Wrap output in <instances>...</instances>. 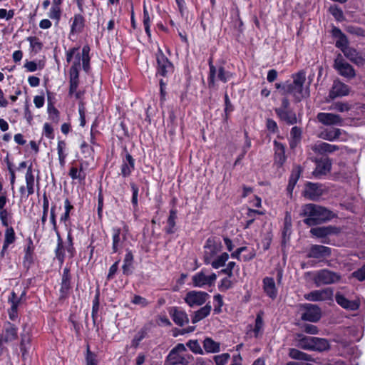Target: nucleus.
<instances>
[{
  "instance_id": "1",
  "label": "nucleus",
  "mask_w": 365,
  "mask_h": 365,
  "mask_svg": "<svg viewBox=\"0 0 365 365\" xmlns=\"http://www.w3.org/2000/svg\"><path fill=\"white\" fill-rule=\"evenodd\" d=\"M302 215L307 217L304 222L312 226L329 221L334 217V214L326 207L314 204H307L302 208Z\"/></svg>"
},
{
  "instance_id": "2",
  "label": "nucleus",
  "mask_w": 365,
  "mask_h": 365,
  "mask_svg": "<svg viewBox=\"0 0 365 365\" xmlns=\"http://www.w3.org/2000/svg\"><path fill=\"white\" fill-rule=\"evenodd\" d=\"M185 351H186L185 346L183 344H178L169 352L165 361V365H189L193 357L190 354H180Z\"/></svg>"
},
{
  "instance_id": "3",
  "label": "nucleus",
  "mask_w": 365,
  "mask_h": 365,
  "mask_svg": "<svg viewBox=\"0 0 365 365\" xmlns=\"http://www.w3.org/2000/svg\"><path fill=\"white\" fill-rule=\"evenodd\" d=\"M341 279L339 273L323 269L314 272L313 281L317 287L328 285L339 282Z\"/></svg>"
},
{
  "instance_id": "4",
  "label": "nucleus",
  "mask_w": 365,
  "mask_h": 365,
  "mask_svg": "<svg viewBox=\"0 0 365 365\" xmlns=\"http://www.w3.org/2000/svg\"><path fill=\"white\" fill-rule=\"evenodd\" d=\"M334 68L339 74L346 78H353L356 76V72L353 66L347 63L340 53L338 54L334 60Z\"/></svg>"
},
{
  "instance_id": "5",
  "label": "nucleus",
  "mask_w": 365,
  "mask_h": 365,
  "mask_svg": "<svg viewBox=\"0 0 365 365\" xmlns=\"http://www.w3.org/2000/svg\"><path fill=\"white\" fill-rule=\"evenodd\" d=\"M157 73L162 76H167L173 72V65L165 56L160 48L156 53Z\"/></svg>"
},
{
  "instance_id": "6",
  "label": "nucleus",
  "mask_w": 365,
  "mask_h": 365,
  "mask_svg": "<svg viewBox=\"0 0 365 365\" xmlns=\"http://www.w3.org/2000/svg\"><path fill=\"white\" fill-rule=\"evenodd\" d=\"M209 298L205 292L192 290L186 294L184 300L189 307H195L204 304Z\"/></svg>"
},
{
  "instance_id": "7",
  "label": "nucleus",
  "mask_w": 365,
  "mask_h": 365,
  "mask_svg": "<svg viewBox=\"0 0 365 365\" xmlns=\"http://www.w3.org/2000/svg\"><path fill=\"white\" fill-rule=\"evenodd\" d=\"M324 192V188L320 183L307 182L304 185L302 195L310 200H317Z\"/></svg>"
},
{
  "instance_id": "8",
  "label": "nucleus",
  "mask_w": 365,
  "mask_h": 365,
  "mask_svg": "<svg viewBox=\"0 0 365 365\" xmlns=\"http://www.w3.org/2000/svg\"><path fill=\"white\" fill-rule=\"evenodd\" d=\"M204 262L209 264L211 262L212 258L221 250V242L215 238H208L204 246Z\"/></svg>"
},
{
  "instance_id": "9",
  "label": "nucleus",
  "mask_w": 365,
  "mask_h": 365,
  "mask_svg": "<svg viewBox=\"0 0 365 365\" xmlns=\"http://www.w3.org/2000/svg\"><path fill=\"white\" fill-rule=\"evenodd\" d=\"M333 289L331 288H324L322 289L314 290L304 294L305 299L312 302L327 301L332 299Z\"/></svg>"
},
{
  "instance_id": "10",
  "label": "nucleus",
  "mask_w": 365,
  "mask_h": 365,
  "mask_svg": "<svg viewBox=\"0 0 365 365\" xmlns=\"http://www.w3.org/2000/svg\"><path fill=\"white\" fill-rule=\"evenodd\" d=\"M317 120L324 125L341 126L344 119L337 114L332 113H319L317 115Z\"/></svg>"
},
{
  "instance_id": "11",
  "label": "nucleus",
  "mask_w": 365,
  "mask_h": 365,
  "mask_svg": "<svg viewBox=\"0 0 365 365\" xmlns=\"http://www.w3.org/2000/svg\"><path fill=\"white\" fill-rule=\"evenodd\" d=\"M216 279L217 276L215 273L207 276L203 270L195 274L192 277L193 285L197 287H202L206 285L211 286L214 284Z\"/></svg>"
},
{
  "instance_id": "12",
  "label": "nucleus",
  "mask_w": 365,
  "mask_h": 365,
  "mask_svg": "<svg viewBox=\"0 0 365 365\" xmlns=\"http://www.w3.org/2000/svg\"><path fill=\"white\" fill-rule=\"evenodd\" d=\"M74 57L73 65L70 68V73L79 74L81 69V61H82V53L78 52V48H73L66 53V61L70 63Z\"/></svg>"
},
{
  "instance_id": "13",
  "label": "nucleus",
  "mask_w": 365,
  "mask_h": 365,
  "mask_svg": "<svg viewBox=\"0 0 365 365\" xmlns=\"http://www.w3.org/2000/svg\"><path fill=\"white\" fill-rule=\"evenodd\" d=\"M305 312L302 315L304 321L317 322L321 318V310L317 305L307 304L304 305Z\"/></svg>"
},
{
  "instance_id": "14",
  "label": "nucleus",
  "mask_w": 365,
  "mask_h": 365,
  "mask_svg": "<svg viewBox=\"0 0 365 365\" xmlns=\"http://www.w3.org/2000/svg\"><path fill=\"white\" fill-rule=\"evenodd\" d=\"M331 162L329 158H322L316 160V168L312 175L317 178H321L331 170Z\"/></svg>"
},
{
  "instance_id": "15",
  "label": "nucleus",
  "mask_w": 365,
  "mask_h": 365,
  "mask_svg": "<svg viewBox=\"0 0 365 365\" xmlns=\"http://www.w3.org/2000/svg\"><path fill=\"white\" fill-rule=\"evenodd\" d=\"M335 300L342 308L349 311H356L360 307L359 300H349L340 292L336 294Z\"/></svg>"
},
{
  "instance_id": "16",
  "label": "nucleus",
  "mask_w": 365,
  "mask_h": 365,
  "mask_svg": "<svg viewBox=\"0 0 365 365\" xmlns=\"http://www.w3.org/2000/svg\"><path fill=\"white\" fill-rule=\"evenodd\" d=\"M331 249L323 245H314L309 251L308 257L317 259L325 258L331 255Z\"/></svg>"
},
{
  "instance_id": "17",
  "label": "nucleus",
  "mask_w": 365,
  "mask_h": 365,
  "mask_svg": "<svg viewBox=\"0 0 365 365\" xmlns=\"http://www.w3.org/2000/svg\"><path fill=\"white\" fill-rule=\"evenodd\" d=\"M349 93V87L341 81H334L331 90L329 92V97L332 99L336 97L345 96Z\"/></svg>"
},
{
  "instance_id": "18",
  "label": "nucleus",
  "mask_w": 365,
  "mask_h": 365,
  "mask_svg": "<svg viewBox=\"0 0 365 365\" xmlns=\"http://www.w3.org/2000/svg\"><path fill=\"white\" fill-rule=\"evenodd\" d=\"M339 232V230L337 227L331 225L314 227L310 230V233L318 238H322L330 235L337 234Z\"/></svg>"
},
{
  "instance_id": "19",
  "label": "nucleus",
  "mask_w": 365,
  "mask_h": 365,
  "mask_svg": "<svg viewBox=\"0 0 365 365\" xmlns=\"http://www.w3.org/2000/svg\"><path fill=\"white\" fill-rule=\"evenodd\" d=\"M343 53L349 61L357 66H363L365 63V58L354 48L350 46L344 48Z\"/></svg>"
},
{
  "instance_id": "20",
  "label": "nucleus",
  "mask_w": 365,
  "mask_h": 365,
  "mask_svg": "<svg viewBox=\"0 0 365 365\" xmlns=\"http://www.w3.org/2000/svg\"><path fill=\"white\" fill-rule=\"evenodd\" d=\"M135 168V160L131 156V155L128 153H126L125 158L123 160V163L121 165V173L120 175L123 178H127L130 176L132 171Z\"/></svg>"
},
{
  "instance_id": "21",
  "label": "nucleus",
  "mask_w": 365,
  "mask_h": 365,
  "mask_svg": "<svg viewBox=\"0 0 365 365\" xmlns=\"http://www.w3.org/2000/svg\"><path fill=\"white\" fill-rule=\"evenodd\" d=\"M6 230H5L4 234V241L2 247V250L0 252V255L1 257H4L5 252L9 247V246L13 244L16 240V235L14 230L12 227H6Z\"/></svg>"
},
{
  "instance_id": "22",
  "label": "nucleus",
  "mask_w": 365,
  "mask_h": 365,
  "mask_svg": "<svg viewBox=\"0 0 365 365\" xmlns=\"http://www.w3.org/2000/svg\"><path fill=\"white\" fill-rule=\"evenodd\" d=\"M31 342V331L30 328L27 324H24L23 326V331L21 334V344L20 349L23 355L27 351V349L29 348V345Z\"/></svg>"
},
{
  "instance_id": "23",
  "label": "nucleus",
  "mask_w": 365,
  "mask_h": 365,
  "mask_svg": "<svg viewBox=\"0 0 365 365\" xmlns=\"http://www.w3.org/2000/svg\"><path fill=\"white\" fill-rule=\"evenodd\" d=\"M312 150L319 154L331 153L339 150V147L324 142H320L312 146Z\"/></svg>"
},
{
  "instance_id": "24",
  "label": "nucleus",
  "mask_w": 365,
  "mask_h": 365,
  "mask_svg": "<svg viewBox=\"0 0 365 365\" xmlns=\"http://www.w3.org/2000/svg\"><path fill=\"white\" fill-rule=\"evenodd\" d=\"M263 289L267 295L270 298H276L277 290L273 278L267 277L263 279Z\"/></svg>"
},
{
  "instance_id": "25",
  "label": "nucleus",
  "mask_w": 365,
  "mask_h": 365,
  "mask_svg": "<svg viewBox=\"0 0 365 365\" xmlns=\"http://www.w3.org/2000/svg\"><path fill=\"white\" fill-rule=\"evenodd\" d=\"M1 337L4 339V343L14 341L18 337L17 328L14 324L9 323L5 327L4 334Z\"/></svg>"
},
{
  "instance_id": "26",
  "label": "nucleus",
  "mask_w": 365,
  "mask_h": 365,
  "mask_svg": "<svg viewBox=\"0 0 365 365\" xmlns=\"http://www.w3.org/2000/svg\"><path fill=\"white\" fill-rule=\"evenodd\" d=\"M292 234V217L289 212L285 214L284 220V227L282 230V238L283 243H286L287 240H289V237Z\"/></svg>"
},
{
  "instance_id": "27",
  "label": "nucleus",
  "mask_w": 365,
  "mask_h": 365,
  "mask_svg": "<svg viewBox=\"0 0 365 365\" xmlns=\"http://www.w3.org/2000/svg\"><path fill=\"white\" fill-rule=\"evenodd\" d=\"M113 232V243H112V250L113 252H117L120 248L122 247L123 240L120 238L121 229L120 227H114L112 228Z\"/></svg>"
},
{
  "instance_id": "28",
  "label": "nucleus",
  "mask_w": 365,
  "mask_h": 365,
  "mask_svg": "<svg viewBox=\"0 0 365 365\" xmlns=\"http://www.w3.org/2000/svg\"><path fill=\"white\" fill-rule=\"evenodd\" d=\"M274 151H275V154H274L275 163L279 164V165H282L284 163V162L285 161L284 145L282 143H279L276 140L274 142Z\"/></svg>"
},
{
  "instance_id": "29",
  "label": "nucleus",
  "mask_w": 365,
  "mask_h": 365,
  "mask_svg": "<svg viewBox=\"0 0 365 365\" xmlns=\"http://www.w3.org/2000/svg\"><path fill=\"white\" fill-rule=\"evenodd\" d=\"M211 309V305H210L209 304H207L205 306L201 307L200 309L193 313L191 319L192 322L193 324H195L200 322V320L203 319L210 314Z\"/></svg>"
},
{
  "instance_id": "30",
  "label": "nucleus",
  "mask_w": 365,
  "mask_h": 365,
  "mask_svg": "<svg viewBox=\"0 0 365 365\" xmlns=\"http://www.w3.org/2000/svg\"><path fill=\"white\" fill-rule=\"evenodd\" d=\"M85 26L84 17L81 14H75L71 24V33H81Z\"/></svg>"
},
{
  "instance_id": "31",
  "label": "nucleus",
  "mask_w": 365,
  "mask_h": 365,
  "mask_svg": "<svg viewBox=\"0 0 365 365\" xmlns=\"http://www.w3.org/2000/svg\"><path fill=\"white\" fill-rule=\"evenodd\" d=\"M133 262V255L130 250H127L123 260V264L122 267L123 273L126 275H129L132 273V265Z\"/></svg>"
},
{
  "instance_id": "32",
  "label": "nucleus",
  "mask_w": 365,
  "mask_h": 365,
  "mask_svg": "<svg viewBox=\"0 0 365 365\" xmlns=\"http://www.w3.org/2000/svg\"><path fill=\"white\" fill-rule=\"evenodd\" d=\"M328 340L322 338L314 337L312 351H324L329 349Z\"/></svg>"
},
{
  "instance_id": "33",
  "label": "nucleus",
  "mask_w": 365,
  "mask_h": 365,
  "mask_svg": "<svg viewBox=\"0 0 365 365\" xmlns=\"http://www.w3.org/2000/svg\"><path fill=\"white\" fill-rule=\"evenodd\" d=\"M173 320L180 327H182L189 322L187 314L182 311L175 310L173 314Z\"/></svg>"
},
{
  "instance_id": "34",
  "label": "nucleus",
  "mask_w": 365,
  "mask_h": 365,
  "mask_svg": "<svg viewBox=\"0 0 365 365\" xmlns=\"http://www.w3.org/2000/svg\"><path fill=\"white\" fill-rule=\"evenodd\" d=\"M276 112L282 120L286 121L289 124H294L297 122L296 115L292 110H276Z\"/></svg>"
},
{
  "instance_id": "35",
  "label": "nucleus",
  "mask_w": 365,
  "mask_h": 365,
  "mask_svg": "<svg viewBox=\"0 0 365 365\" xmlns=\"http://www.w3.org/2000/svg\"><path fill=\"white\" fill-rule=\"evenodd\" d=\"M314 336H305L298 334V348L312 350Z\"/></svg>"
},
{
  "instance_id": "36",
  "label": "nucleus",
  "mask_w": 365,
  "mask_h": 365,
  "mask_svg": "<svg viewBox=\"0 0 365 365\" xmlns=\"http://www.w3.org/2000/svg\"><path fill=\"white\" fill-rule=\"evenodd\" d=\"M341 130L339 128H334L330 130H324L319 134V137L322 139L333 141L339 138L341 135Z\"/></svg>"
},
{
  "instance_id": "37",
  "label": "nucleus",
  "mask_w": 365,
  "mask_h": 365,
  "mask_svg": "<svg viewBox=\"0 0 365 365\" xmlns=\"http://www.w3.org/2000/svg\"><path fill=\"white\" fill-rule=\"evenodd\" d=\"M33 252H34V246L33 241L31 238L29 239L27 247L25 248V255L24 257V264L29 265L33 262Z\"/></svg>"
},
{
  "instance_id": "38",
  "label": "nucleus",
  "mask_w": 365,
  "mask_h": 365,
  "mask_svg": "<svg viewBox=\"0 0 365 365\" xmlns=\"http://www.w3.org/2000/svg\"><path fill=\"white\" fill-rule=\"evenodd\" d=\"M176 219H177V210L175 209L170 210V215L168 218V227L166 228L167 233L173 234L175 232Z\"/></svg>"
},
{
  "instance_id": "39",
  "label": "nucleus",
  "mask_w": 365,
  "mask_h": 365,
  "mask_svg": "<svg viewBox=\"0 0 365 365\" xmlns=\"http://www.w3.org/2000/svg\"><path fill=\"white\" fill-rule=\"evenodd\" d=\"M351 108V106L349 103L341 101L333 103L329 108L331 110H336L340 113L347 112Z\"/></svg>"
},
{
  "instance_id": "40",
  "label": "nucleus",
  "mask_w": 365,
  "mask_h": 365,
  "mask_svg": "<svg viewBox=\"0 0 365 365\" xmlns=\"http://www.w3.org/2000/svg\"><path fill=\"white\" fill-rule=\"evenodd\" d=\"M55 255H56V257L58 259V261L59 262V263L61 264H62L64 262L65 254H64V248L63 246V242H62V240H61L59 234H58V244H57V247L55 250Z\"/></svg>"
},
{
  "instance_id": "41",
  "label": "nucleus",
  "mask_w": 365,
  "mask_h": 365,
  "mask_svg": "<svg viewBox=\"0 0 365 365\" xmlns=\"http://www.w3.org/2000/svg\"><path fill=\"white\" fill-rule=\"evenodd\" d=\"M203 346L207 352H218L220 344L213 341L211 338H206L203 341Z\"/></svg>"
},
{
  "instance_id": "42",
  "label": "nucleus",
  "mask_w": 365,
  "mask_h": 365,
  "mask_svg": "<svg viewBox=\"0 0 365 365\" xmlns=\"http://www.w3.org/2000/svg\"><path fill=\"white\" fill-rule=\"evenodd\" d=\"M71 277L69 274V269L68 268H65L63 272L62 275V281H61V292H66L71 287Z\"/></svg>"
},
{
  "instance_id": "43",
  "label": "nucleus",
  "mask_w": 365,
  "mask_h": 365,
  "mask_svg": "<svg viewBox=\"0 0 365 365\" xmlns=\"http://www.w3.org/2000/svg\"><path fill=\"white\" fill-rule=\"evenodd\" d=\"M229 259V255L227 252L222 253L221 255L217 257L215 260L212 261L210 264H211L212 267L214 269H218L221 267H223L225 264V262Z\"/></svg>"
},
{
  "instance_id": "44",
  "label": "nucleus",
  "mask_w": 365,
  "mask_h": 365,
  "mask_svg": "<svg viewBox=\"0 0 365 365\" xmlns=\"http://www.w3.org/2000/svg\"><path fill=\"white\" fill-rule=\"evenodd\" d=\"M79 74L70 73L69 80V95L72 96L77 91L79 83Z\"/></svg>"
},
{
  "instance_id": "45",
  "label": "nucleus",
  "mask_w": 365,
  "mask_h": 365,
  "mask_svg": "<svg viewBox=\"0 0 365 365\" xmlns=\"http://www.w3.org/2000/svg\"><path fill=\"white\" fill-rule=\"evenodd\" d=\"M89 51L90 48L88 46H83L82 48V65L83 68L86 72H88L90 68Z\"/></svg>"
},
{
  "instance_id": "46",
  "label": "nucleus",
  "mask_w": 365,
  "mask_h": 365,
  "mask_svg": "<svg viewBox=\"0 0 365 365\" xmlns=\"http://www.w3.org/2000/svg\"><path fill=\"white\" fill-rule=\"evenodd\" d=\"M27 41H29L31 48L36 53H38L42 49L43 44L37 37H28Z\"/></svg>"
},
{
  "instance_id": "47",
  "label": "nucleus",
  "mask_w": 365,
  "mask_h": 365,
  "mask_svg": "<svg viewBox=\"0 0 365 365\" xmlns=\"http://www.w3.org/2000/svg\"><path fill=\"white\" fill-rule=\"evenodd\" d=\"M297 87V78H294L292 83H286L282 85V94H292L295 96Z\"/></svg>"
},
{
  "instance_id": "48",
  "label": "nucleus",
  "mask_w": 365,
  "mask_h": 365,
  "mask_svg": "<svg viewBox=\"0 0 365 365\" xmlns=\"http://www.w3.org/2000/svg\"><path fill=\"white\" fill-rule=\"evenodd\" d=\"M25 180L26 183V189L28 195H33L34 193V182L35 178L34 174H26Z\"/></svg>"
},
{
  "instance_id": "49",
  "label": "nucleus",
  "mask_w": 365,
  "mask_h": 365,
  "mask_svg": "<svg viewBox=\"0 0 365 365\" xmlns=\"http://www.w3.org/2000/svg\"><path fill=\"white\" fill-rule=\"evenodd\" d=\"M82 170H83L82 168H81L80 170L78 171L76 168L72 167L70 169L69 175L73 180L77 179L79 181H82L86 178V175Z\"/></svg>"
},
{
  "instance_id": "50",
  "label": "nucleus",
  "mask_w": 365,
  "mask_h": 365,
  "mask_svg": "<svg viewBox=\"0 0 365 365\" xmlns=\"http://www.w3.org/2000/svg\"><path fill=\"white\" fill-rule=\"evenodd\" d=\"M61 16V7L51 6L48 14V16L53 20H56V24H58Z\"/></svg>"
},
{
  "instance_id": "51",
  "label": "nucleus",
  "mask_w": 365,
  "mask_h": 365,
  "mask_svg": "<svg viewBox=\"0 0 365 365\" xmlns=\"http://www.w3.org/2000/svg\"><path fill=\"white\" fill-rule=\"evenodd\" d=\"M65 212L61 217V221L66 222L69 219L70 211L73 208L68 199L64 202Z\"/></svg>"
},
{
  "instance_id": "52",
  "label": "nucleus",
  "mask_w": 365,
  "mask_h": 365,
  "mask_svg": "<svg viewBox=\"0 0 365 365\" xmlns=\"http://www.w3.org/2000/svg\"><path fill=\"white\" fill-rule=\"evenodd\" d=\"M48 113L50 119L57 123L59 120V112L52 104H48Z\"/></svg>"
},
{
  "instance_id": "53",
  "label": "nucleus",
  "mask_w": 365,
  "mask_h": 365,
  "mask_svg": "<svg viewBox=\"0 0 365 365\" xmlns=\"http://www.w3.org/2000/svg\"><path fill=\"white\" fill-rule=\"evenodd\" d=\"M263 328V319L262 317L260 314H258L257 315L256 319H255V325L254 328V333L256 337L258 336V335L261 333Z\"/></svg>"
},
{
  "instance_id": "54",
  "label": "nucleus",
  "mask_w": 365,
  "mask_h": 365,
  "mask_svg": "<svg viewBox=\"0 0 365 365\" xmlns=\"http://www.w3.org/2000/svg\"><path fill=\"white\" fill-rule=\"evenodd\" d=\"M187 346L195 354H202L203 353L202 349H201V346L197 340L188 341Z\"/></svg>"
},
{
  "instance_id": "55",
  "label": "nucleus",
  "mask_w": 365,
  "mask_h": 365,
  "mask_svg": "<svg viewBox=\"0 0 365 365\" xmlns=\"http://www.w3.org/2000/svg\"><path fill=\"white\" fill-rule=\"evenodd\" d=\"M232 74L226 71L223 67H220L217 71V78L222 82L226 83L230 79Z\"/></svg>"
},
{
  "instance_id": "56",
  "label": "nucleus",
  "mask_w": 365,
  "mask_h": 365,
  "mask_svg": "<svg viewBox=\"0 0 365 365\" xmlns=\"http://www.w3.org/2000/svg\"><path fill=\"white\" fill-rule=\"evenodd\" d=\"M233 287V282L229 277L223 278L218 286L221 292H225Z\"/></svg>"
},
{
  "instance_id": "57",
  "label": "nucleus",
  "mask_w": 365,
  "mask_h": 365,
  "mask_svg": "<svg viewBox=\"0 0 365 365\" xmlns=\"http://www.w3.org/2000/svg\"><path fill=\"white\" fill-rule=\"evenodd\" d=\"M131 302L143 308L146 307L149 304L148 301L145 298L140 295H134L131 300Z\"/></svg>"
},
{
  "instance_id": "58",
  "label": "nucleus",
  "mask_w": 365,
  "mask_h": 365,
  "mask_svg": "<svg viewBox=\"0 0 365 365\" xmlns=\"http://www.w3.org/2000/svg\"><path fill=\"white\" fill-rule=\"evenodd\" d=\"M146 331L144 329L140 330L134 336L132 341V346L134 347H137L140 342L145 337Z\"/></svg>"
},
{
  "instance_id": "59",
  "label": "nucleus",
  "mask_w": 365,
  "mask_h": 365,
  "mask_svg": "<svg viewBox=\"0 0 365 365\" xmlns=\"http://www.w3.org/2000/svg\"><path fill=\"white\" fill-rule=\"evenodd\" d=\"M230 358V355L229 354L224 353L220 355L215 356L214 360L216 363V365H225L227 364Z\"/></svg>"
},
{
  "instance_id": "60",
  "label": "nucleus",
  "mask_w": 365,
  "mask_h": 365,
  "mask_svg": "<svg viewBox=\"0 0 365 365\" xmlns=\"http://www.w3.org/2000/svg\"><path fill=\"white\" fill-rule=\"evenodd\" d=\"M130 188H131V190L133 192L132 200H131L132 204L134 207H137L138 206V191H139L138 187L134 182H130Z\"/></svg>"
},
{
  "instance_id": "61",
  "label": "nucleus",
  "mask_w": 365,
  "mask_h": 365,
  "mask_svg": "<svg viewBox=\"0 0 365 365\" xmlns=\"http://www.w3.org/2000/svg\"><path fill=\"white\" fill-rule=\"evenodd\" d=\"M210 67V76L208 79V84L210 87H212L215 86V77L217 72L216 68L212 63V61L209 62Z\"/></svg>"
},
{
  "instance_id": "62",
  "label": "nucleus",
  "mask_w": 365,
  "mask_h": 365,
  "mask_svg": "<svg viewBox=\"0 0 365 365\" xmlns=\"http://www.w3.org/2000/svg\"><path fill=\"white\" fill-rule=\"evenodd\" d=\"M336 46L341 50L343 52L344 48H348V40L344 34L339 37L336 41Z\"/></svg>"
},
{
  "instance_id": "63",
  "label": "nucleus",
  "mask_w": 365,
  "mask_h": 365,
  "mask_svg": "<svg viewBox=\"0 0 365 365\" xmlns=\"http://www.w3.org/2000/svg\"><path fill=\"white\" fill-rule=\"evenodd\" d=\"M86 365H98L96 360V355L90 351L89 346L87 348V354H86Z\"/></svg>"
},
{
  "instance_id": "64",
  "label": "nucleus",
  "mask_w": 365,
  "mask_h": 365,
  "mask_svg": "<svg viewBox=\"0 0 365 365\" xmlns=\"http://www.w3.org/2000/svg\"><path fill=\"white\" fill-rule=\"evenodd\" d=\"M352 276L359 281L362 282L365 280V264L361 268L354 271L352 273Z\"/></svg>"
}]
</instances>
